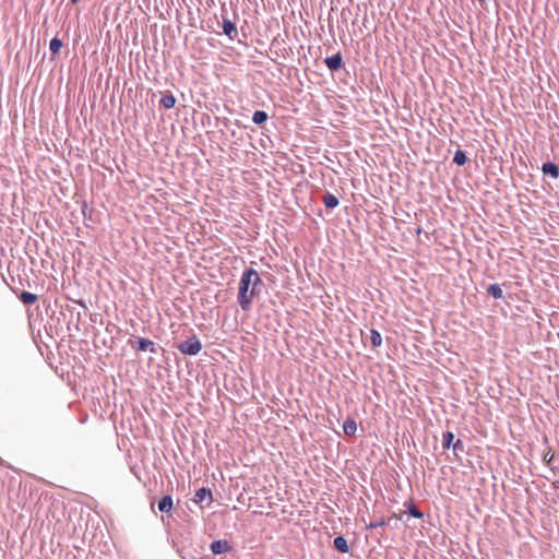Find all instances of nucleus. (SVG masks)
Here are the masks:
<instances>
[{
    "instance_id": "nucleus-1",
    "label": "nucleus",
    "mask_w": 559,
    "mask_h": 559,
    "mask_svg": "<svg viewBox=\"0 0 559 559\" xmlns=\"http://www.w3.org/2000/svg\"><path fill=\"white\" fill-rule=\"evenodd\" d=\"M261 286H263V282L255 270L250 267L242 273L237 300L243 311L251 309L253 297L259 293Z\"/></svg>"
},
{
    "instance_id": "nucleus-2",
    "label": "nucleus",
    "mask_w": 559,
    "mask_h": 559,
    "mask_svg": "<svg viewBox=\"0 0 559 559\" xmlns=\"http://www.w3.org/2000/svg\"><path fill=\"white\" fill-rule=\"evenodd\" d=\"M178 350L183 355L195 356L202 349V344L195 334L177 345Z\"/></svg>"
},
{
    "instance_id": "nucleus-3",
    "label": "nucleus",
    "mask_w": 559,
    "mask_h": 559,
    "mask_svg": "<svg viewBox=\"0 0 559 559\" xmlns=\"http://www.w3.org/2000/svg\"><path fill=\"white\" fill-rule=\"evenodd\" d=\"M128 344L140 352L157 353L156 344L147 338L139 337L136 341L129 340Z\"/></svg>"
},
{
    "instance_id": "nucleus-4",
    "label": "nucleus",
    "mask_w": 559,
    "mask_h": 559,
    "mask_svg": "<svg viewBox=\"0 0 559 559\" xmlns=\"http://www.w3.org/2000/svg\"><path fill=\"white\" fill-rule=\"evenodd\" d=\"M210 549L214 555H221L230 551L231 546L226 539H217L211 543Z\"/></svg>"
},
{
    "instance_id": "nucleus-5",
    "label": "nucleus",
    "mask_w": 559,
    "mask_h": 559,
    "mask_svg": "<svg viewBox=\"0 0 559 559\" xmlns=\"http://www.w3.org/2000/svg\"><path fill=\"white\" fill-rule=\"evenodd\" d=\"M222 28H223V33L230 39V40H234L236 39L237 35H238V31H237V27L235 25L234 22H231L229 19L227 17H223V22H222Z\"/></svg>"
},
{
    "instance_id": "nucleus-6",
    "label": "nucleus",
    "mask_w": 559,
    "mask_h": 559,
    "mask_svg": "<svg viewBox=\"0 0 559 559\" xmlns=\"http://www.w3.org/2000/svg\"><path fill=\"white\" fill-rule=\"evenodd\" d=\"M324 63L331 71H337L343 66V57L341 52H336L331 57H326Z\"/></svg>"
},
{
    "instance_id": "nucleus-7",
    "label": "nucleus",
    "mask_w": 559,
    "mask_h": 559,
    "mask_svg": "<svg viewBox=\"0 0 559 559\" xmlns=\"http://www.w3.org/2000/svg\"><path fill=\"white\" fill-rule=\"evenodd\" d=\"M542 171L544 175L550 176L555 179L559 178V167L552 162L544 163Z\"/></svg>"
},
{
    "instance_id": "nucleus-8",
    "label": "nucleus",
    "mask_w": 559,
    "mask_h": 559,
    "mask_svg": "<svg viewBox=\"0 0 559 559\" xmlns=\"http://www.w3.org/2000/svg\"><path fill=\"white\" fill-rule=\"evenodd\" d=\"M173 498L169 495L162 497L158 501V510L164 513H169L173 510Z\"/></svg>"
},
{
    "instance_id": "nucleus-9",
    "label": "nucleus",
    "mask_w": 559,
    "mask_h": 559,
    "mask_svg": "<svg viewBox=\"0 0 559 559\" xmlns=\"http://www.w3.org/2000/svg\"><path fill=\"white\" fill-rule=\"evenodd\" d=\"M205 499H207L209 502H211L212 501V492L210 489L202 487L197 490V492L194 495V502H197V503L203 502Z\"/></svg>"
},
{
    "instance_id": "nucleus-10",
    "label": "nucleus",
    "mask_w": 559,
    "mask_h": 559,
    "mask_svg": "<svg viewBox=\"0 0 559 559\" xmlns=\"http://www.w3.org/2000/svg\"><path fill=\"white\" fill-rule=\"evenodd\" d=\"M333 546L336 550L342 554H347L349 551V546L347 540L343 536H337L333 540Z\"/></svg>"
},
{
    "instance_id": "nucleus-11",
    "label": "nucleus",
    "mask_w": 559,
    "mask_h": 559,
    "mask_svg": "<svg viewBox=\"0 0 559 559\" xmlns=\"http://www.w3.org/2000/svg\"><path fill=\"white\" fill-rule=\"evenodd\" d=\"M343 430L346 436H354L357 430L356 421L352 418H347L343 424Z\"/></svg>"
},
{
    "instance_id": "nucleus-12",
    "label": "nucleus",
    "mask_w": 559,
    "mask_h": 559,
    "mask_svg": "<svg viewBox=\"0 0 559 559\" xmlns=\"http://www.w3.org/2000/svg\"><path fill=\"white\" fill-rule=\"evenodd\" d=\"M322 202L328 209H335L338 205V199L332 193H325L322 198Z\"/></svg>"
},
{
    "instance_id": "nucleus-13",
    "label": "nucleus",
    "mask_w": 559,
    "mask_h": 559,
    "mask_svg": "<svg viewBox=\"0 0 559 559\" xmlns=\"http://www.w3.org/2000/svg\"><path fill=\"white\" fill-rule=\"evenodd\" d=\"M159 104L166 109H170L176 105V97L168 93L162 96Z\"/></svg>"
},
{
    "instance_id": "nucleus-14",
    "label": "nucleus",
    "mask_w": 559,
    "mask_h": 559,
    "mask_svg": "<svg viewBox=\"0 0 559 559\" xmlns=\"http://www.w3.org/2000/svg\"><path fill=\"white\" fill-rule=\"evenodd\" d=\"M269 119V115L264 110H257L252 116L253 123L262 126Z\"/></svg>"
},
{
    "instance_id": "nucleus-15",
    "label": "nucleus",
    "mask_w": 559,
    "mask_h": 559,
    "mask_svg": "<svg viewBox=\"0 0 559 559\" xmlns=\"http://www.w3.org/2000/svg\"><path fill=\"white\" fill-rule=\"evenodd\" d=\"M487 294L493 297L495 299H501L503 297L502 289L498 284H491L487 288Z\"/></svg>"
},
{
    "instance_id": "nucleus-16",
    "label": "nucleus",
    "mask_w": 559,
    "mask_h": 559,
    "mask_svg": "<svg viewBox=\"0 0 559 559\" xmlns=\"http://www.w3.org/2000/svg\"><path fill=\"white\" fill-rule=\"evenodd\" d=\"M38 297L35 294H32L29 292H22L20 295V300L24 305H33L37 301Z\"/></svg>"
},
{
    "instance_id": "nucleus-17",
    "label": "nucleus",
    "mask_w": 559,
    "mask_h": 559,
    "mask_svg": "<svg viewBox=\"0 0 559 559\" xmlns=\"http://www.w3.org/2000/svg\"><path fill=\"white\" fill-rule=\"evenodd\" d=\"M454 433L451 432V431H445L443 432L442 435V448L444 450H448L452 447V444L454 443Z\"/></svg>"
},
{
    "instance_id": "nucleus-18",
    "label": "nucleus",
    "mask_w": 559,
    "mask_h": 559,
    "mask_svg": "<svg viewBox=\"0 0 559 559\" xmlns=\"http://www.w3.org/2000/svg\"><path fill=\"white\" fill-rule=\"evenodd\" d=\"M370 342L372 347L377 348L380 347L382 344V336L379 331L372 329L370 331Z\"/></svg>"
},
{
    "instance_id": "nucleus-19",
    "label": "nucleus",
    "mask_w": 559,
    "mask_h": 559,
    "mask_svg": "<svg viewBox=\"0 0 559 559\" xmlns=\"http://www.w3.org/2000/svg\"><path fill=\"white\" fill-rule=\"evenodd\" d=\"M407 513L411 516L416 518V519H423L424 518V513L413 502L408 503Z\"/></svg>"
},
{
    "instance_id": "nucleus-20",
    "label": "nucleus",
    "mask_w": 559,
    "mask_h": 559,
    "mask_svg": "<svg viewBox=\"0 0 559 559\" xmlns=\"http://www.w3.org/2000/svg\"><path fill=\"white\" fill-rule=\"evenodd\" d=\"M467 160L466 154L462 150H457L454 153L453 162L459 165L463 166Z\"/></svg>"
},
{
    "instance_id": "nucleus-21",
    "label": "nucleus",
    "mask_w": 559,
    "mask_h": 559,
    "mask_svg": "<svg viewBox=\"0 0 559 559\" xmlns=\"http://www.w3.org/2000/svg\"><path fill=\"white\" fill-rule=\"evenodd\" d=\"M62 47V41L58 37H55L49 43V49L52 53H58Z\"/></svg>"
},
{
    "instance_id": "nucleus-22",
    "label": "nucleus",
    "mask_w": 559,
    "mask_h": 559,
    "mask_svg": "<svg viewBox=\"0 0 559 559\" xmlns=\"http://www.w3.org/2000/svg\"><path fill=\"white\" fill-rule=\"evenodd\" d=\"M386 524V521L384 518H380L376 521H372L370 522L368 525H367V528L369 530H372V528H378V527H382Z\"/></svg>"
},
{
    "instance_id": "nucleus-23",
    "label": "nucleus",
    "mask_w": 559,
    "mask_h": 559,
    "mask_svg": "<svg viewBox=\"0 0 559 559\" xmlns=\"http://www.w3.org/2000/svg\"><path fill=\"white\" fill-rule=\"evenodd\" d=\"M452 449H453L454 454H457L459 452H463L464 451V443H463V441L461 439H457L452 444Z\"/></svg>"
},
{
    "instance_id": "nucleus-24",
    "label": "nucleus",
    "mask_w": 559,
    "mask_h": 559,
    "mask_svg": "<svg viewBox=\"0 0 559 559\" xmlns=\"http://www.w3.org/2000/svg\"><path fill=\"white\" fill-rule=\"evenodd\" d=\"M181 559H195L194 556H191V555H186L182 550H178Z\"/></svg>"
},
{
    "instance_id": "nucleus-25",
    "label": "nucleus",
    "mask_w": 559,
    "mask_h": 559,
    "mask_svg": "<svg viewBox=\"0 0 559 559\" xmlns=\"http://www.w3.org/2000/svg\"><path fill=\"white\" fill-rule=\"evenodd\" d=\"M552 459H554V455H550V457L547 455L544 456V460H547V463H550V461H552Z\"/></svg>"
},
{
    "instance_id": "nucleus-26",
    "label": "nucleus",
    "mask_w": 559,
    "mask_h": 559,
    "mask_svg": "<svg viewBox=\"0 0 559 559\" xmlns=\"http://www.w3.org/2000/svg\"><path fill=\"white\" fill-rule=\"evenodd\" d=\"M552 459H554V455H550V457L547 455L544 456V460H547V463H550V461H552Z\"/></svg>"
},
{
    "instance_id": "nucleus-27",
    "label": "nucleus",
    "mask_w": 559,
    "mask_h": 559,
    "mask_svg": "<svg viewBox=\"0 0 559 559\" xmlns=\"http://www.w3.org/2000/svg\"><path fill=\"white\" fill-rule=\"evenodd\" d=\"M552 459H554V455H550V457L547 455L544 456V460H547V463H550V461H552Z\"/></svg>"
},
{
    "instance_id": "nucleus-28",
    "label": "nucleus",
    "mask_w": 559,
    "mask_h": 559,
    "mask_svg": "<svg viewBox=\"0 0 559 559\" xmlns=\"http://www.w3.org/2000/svg\"><path fill=\"white\" fill-rule=\"evenodd\" d=\"M552 459H554V455H550V457L547 455L544 456V460H547V463H550V461H552Z\"/></svg>"
},
{
    "instance_id": "nucleus-29",
    "label": "nucleus",
    "mask_w": 559,
    "mask_h": 559,
    "mask_svg": "<svg viewBox=\"0 0 559 559\" xmlns=\"http://www.w3.org/2000/svg\"><path fill=\"white\" fill-rule=\"evenodd\" d=\"M552 459H554V455H550V457L547 455L544 456V460H547V463H550V461H552Z\"/></svg>"
},
{
    "instance_id": "nucleus-30",
    "label": "nucleus",
    "mask_w": 559,
    "mask_h": 559,
    "mask_svg": "<svg viewBox=\"0 0 559 559\" xmlns=\"http://www.w3.org/2000/svg\"><path fill=\"white\" fill-rule=\"evenodd\" d=\"M80 0H70L71 4H76Z\"/></svg>"
}]
</instances>
